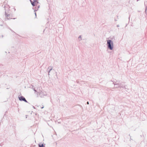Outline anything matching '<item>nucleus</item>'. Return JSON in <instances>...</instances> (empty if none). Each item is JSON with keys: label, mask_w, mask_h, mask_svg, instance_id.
Here are the masks:
<instances>
[{"label": "nucleus", "mask_w": 147, "mask_h": 147, "mask_svg": "<svg viewBox=\"0 0 147 147\" xmlns=\"http://www.w3.org/2000/svg\"><path fill=\"white\" fill-rule=\"evenodd\" d=\"M117 27H119V25H117Z\"/></svg>", "instance_id": "nucleus-14"}, {"label": "nucleus", "mask_w": 147, "mask_h": 147, "mask_svg": "<svg viewBox=\"0 0 147 147\" xmlns=\"http://www.w3.org/2000/svg\"><path fill=\"white\" fill-rule=\"evenodd\" d=\"M39 95L41 97H43L45 96L46 95V92L44 91H41L38 92Z\"/></svg>", "instance_id": "nucleus-3"}, {"label": "nucleus", "mask_w": 147, "mask_h": 147, "mask_svg": "<svg viewBox=\"0 0 147 147\" xmlns=\"http://www.w3.org/2000/svg\"><path fill=\"white\" fill-rule=\"evenodd\" d=\"M35 16L36 17V13L35 12Z\"/></svg>", "instance_id": "nucleus-16"}, {"label": "nucleus", "mask_w": 147, "mask_h": 147, "mask_svg": "<svg viewBox=\"0 0 147 147\" xmlns=\"http://www.w3.org/2000/svg\"><path fill=\"white\" fill-rule=\"evenodd\" d=\"M82 40V39H81V40H79L80 41V40Z\"/></svg>", "instance_id": "nucleus-21"}, {"label": "nucleus", "mask_w": 147, "mask_h": 147, "mask_svg": "<svg viewBox=\"0 0 147 147\" xmlns=\"http://www.w3.org/2000/svg\"><path fill=\"white\" fill-rule=\"evenodd\" d=\"M115 87L117 88L118 87H120V88H123V85H122V84L121 83H120V84H118L117 85H116Z\"/></svg>", "instance_id": "nucleus-5"}, {"label": "nucleus", "mask_w": 147, "mask_h": 147, "mask_svg": "<svg viewBox=\"0 0 147 147\" xmlns=\"http://www.w3.org/2000/svg\"><path fill=\"white\" fill-rule=\"evenodd\" d=\"M147 10V7H146V9H145V13H146V10Z\"/></svg>", "instance_id": "nucleus-11"}, {"label": "nucleus", "mask_w": 147, "mask_h": 147, "mask_svg": "<svg viewBox=\"0 0 147 147\" xmlns=\"http://www.w3.org/2000/svg\"><path fill=\"white\" fill-rule=\"evenodd\" d=\"M107 46L108 49L111 50H112L113 48V41L111 40H107Z\"/></svg>", "instance_id": "nucleus-1"}, {"label": "nucleus", "mask_w": 147, "mask_h": 147, "mask_svg": "<svg viewBox=\"0 0 147 147\" xmlns=\"http://www.w3.org/2000/svg\"><path fill=\"white\" fill-rule=\"evenodd\" d=\"M50 75L49 73H49H48V75Z\"/></svg>", "instance_id": "nucleus-20"}, {"label": "nucleus", "mask_w": 147, "mask_h": 147, "mask_svg": "<svg viewBox=\"0 0 147 147\" xmlns=\"http://www.w3.org/2000/svg\"><path fill=\"white\" fill-rule=\"evenodd\" d=\"M43 108H44V107L43 106V107H41V109H43Z\"/></svg>", "instance_id": "nucleus-18"}, {"label": "nucleus", "mask_w": 147, "mask_h": 147, "mask_svg": "<svg viewBox=\"0 0 147 147\" xmlns=\"http://www.w3.org/2000/svg\"><path fill=\"white\" fill-rule=\"evenodd\" d=\"M53 69V67L52 66H49L48 68V69H47V70H48V69H49L50 70V71H51Z\"/></svg>", "instance_id": "nucleus-8"}, {"label": "nucleus", "mask_w": 147, "mask_h": 147, "mask_svg": "<svg viewBox=\"0 0 147 147\" xmlns=\"http://www.w3.org/2000/svg\"><path fill=\"white\" fill-rule=\"evenodd\" d=\"M19 99L20 101H23L26 102H28L26 100L25 98L23 96H21L19 97Z\"/></svg>", "instance_id": "nucleus-4"}, {"label": "nucleus", "mask_w": 147, "mask_h": 147, "mask_svg": "<svg viewBox=\"0 0 147 147\" xmlns=\"http://www.w3.org/2000/svg\"><path fill=\"white\" fill-rule=\"evenodd\" d=\"M1 36H2V38H3V35H2Z\"/></svg>", "instance_id": "nucleus-19"}, {"label": "nucleus", "mask_w": 147, "mask_h": 147, "mask_svg": "<svg viewBox=\"0 0 147 147\" xmlns=\"http://www.w3.org/2000/svg\"><path fill=\"white\" fill-rule=\"evenodd\" d=\"M51 71H50V70H49V71H48V72L49 74L50 73Z\"/></svg>", "instance_id": "nucleus-15"}, {"label": "nucleus", "mask_w": 147, "mask_h": 147, "mask_svg": "<svg viewBox=\"0 0 147 147\" xmlns=\"http://www.w3.org/2000/svg\"><path fill=\"white\" fill-rule=\"evenodd\" d=\"M81 38V36H79L78 37V38Z\"/></svg>", "instance_id": "nucleus-13"}, {"label": "nucleus", "mask_w": 147, "mask_h": 147, "mask_svg": "<svg viewBox=\"0 0 147 147\" xmlns=\"http://www.w3.org/2000/svg\"><path fill=\"white\" fill-rule=\"evenodd\" d=\"M32 88L34 91L35 92H37L36 90L35 89V88H34V86H32Z\"/></svg>", "instance_id": "nucleus-10"}, {"label": "nucleus", "mask_w": 147, "mask_h": 147, "mask_svg": "<svg viewBox=\"0 0 147 147\" xmlns=\"http://www.w3.org/2000/svg\"><path fill=\"white\" fill-rule=\"evenodd\" d=\"M36 7H35V9L34 11V12H35L36 11H37L38 9L40 7V5H37V4Z\"/></svg>", "instance_id": "nucleus-6"}, {"label": "nucleus", "mask_w": 147, "mask_h": 147, "mask_svg": "<svg viewBox=\"0 0 147 147\" xmlns=\"http://www.w3.org/2000/svg\"><path fill=\"white\" fill-rule=\"evenodd\" d=\"M37 0H33V1H32L31 0H30L32 5L33 6H35V5H37V4L38 3V2Z\"/></svg>", "instance_id": "nucleus-2"}, {"label": "nucleus", "mask_w": 147, "mask_h": 147, "mask_svg": "<svg viewBox=\"0 0 147 147\" xmlns=\"http://www.w3.org/2000/svg\"><path fill=\"white\" fill-rule=\"evenodd\" d=\"M39 147H45L43 144H38Z\"/></svg>", "instance_id": "nucleus-9"}, {"label": "nucleus", "mask_w": 147, "mask_h": 147, "mask_svg": "<svg viewBox=\"0 0 147 147\" xmlns=\"http://www.w3.org/2000/svg\"><path fill=\"white\" fill-rule=\"evenodd\" d=\"M87 104L88 105L89 104V102L88 101L87 102Z\"/></svg>", "instance_id": "nucleus-17"}, {"label": "nucleus", "mask_w": 147, "mask_h": 147, "mask_svg": "<svg viewBox=\"0 0 147 147\" xmlns=\"http://www.w3.org/2000/svg\"><path fill=\"white\" fill-rule=\"evenodd\" d=\"M9 15H8L7 14H5L6 16H8Z\"/></svg>", "instance_id": "nucleus-12"}, {"label": "nucleus", "mask_w": 147, "mask_h": 147, "mask_svg": "<svg viewBox=\"0 0 147 147\" xmlns=\"http://www.w3.org/2000/svg\"><path fill=\"white\" fill-rule=\"evenodd\" d=\"M119 81H117L116 82H113V84L115 86V85H117L118 84H119Z\"/></svg>", "instance_id": "nucleus-7"}]
</instances>
